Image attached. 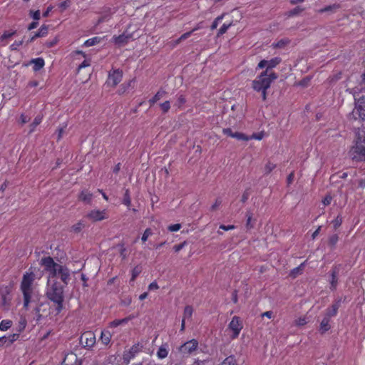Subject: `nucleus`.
Masks as SVG:
<instances>
[{"instance_id": "nucleus-1", "label": "nucleus", "mask_w": 365, "mask_h": 365, "mask_svg": "<svg viewBox=\"0 0 365 365\" xmlns=\"http://www.w3.org/2000/svg\"><path fill=\"white\" fill-rule=\"evenodd\" d=\"M41 265L47 273V282H61L67 285L71 279V270L65 265L57 263L51 257H43Z\"/></svg>"}, {"instance_id": "nucleus-2", "label": "nucleus", "mask_w": 365, "mask_h": 365, "mask_svg": "<svg viewBox=\"0 0 365 365\" xmlns=\"http://www.w3.org/2000/svg\"><path fill=\"white\" fill-rule=\"evenodd\" d=\"M65 286L64 284H61L60 282H47L46 283V297L54 304L56 311L58 314L60 313L63 308Z\"/></svg>"}, {"instance_id": "nucleus-3", "label": "nucleus", "mask_w": 365, "mask_h": 365, "mask_svg": "<svg viewBox=\"0 0 365 365\" xmlns=\"http://www.w3.org/2000/svg\"><path fill=\"white\" fill-rule=\"evenodd\" d=\"M35 274L34 272H26L21 282V291L24 296V307L27 308L36 294V287L34 284Z\"/></svg>"}, {"instance_id": "nucleus-4", "label": "nucleus", "mask_w": 365, "mask_h": 365, "mask_svg": "<svg viewBox=\"0 0 365 365\" xmlns=\"http://www.w3.org/2000/svg\"><path fill=\"white\" fill-rule=\"evenodd\" d=\"M277 78V75L274 72L264 71L252 81V88L257 92L267 90L272 81Z\"/></svg>"}, {"instance_id": "nucleus-5", "label": "nucleus", "mask_w": 365, "mask_h": 365, "mask_svg": "<svg viewBox=\"0 0 365 365\" xmlns=\"http://www.w3.org/2000/svg\"><path fill=\"white\" fill-rule=\"evenodd\" d=\"M243 328V324L239 317L235 316L228 324V329L232 332L231 338L235 339L240 335L241 330Z\"/></svg>"}, {"instance_id": "nucleus-6", "label": "nucleus", "mask_w": 365, "mask_h": 365, "mask_svg": "<svg viewBox=\"0 0 365 365\" xmlns=\"http://www.w3.org/2000/svg\"><path fill=\"white\" fill-rule=\"evenodd\" d=\"M123 78V72L120 70H113L109 72L106 85L111 87L116 86Z\"/></svg>"}, {"instance_id": "nucleus-7", "label": "nucleus", "mask_w": 365, "mask_h": 365, "mask_svg": "<svg viewBox=\"0 0 365 365\" xmlns=\"http://www.w3.org/2000/svg\"><path fill=\"white\" fill-rule=\"evenodd\" d=\"M282 59L279 57H274L270 60H262L258 63L257 68L262 69L265 68V71H270L272 68L279 65Z\"/></svg>"}, {"instance_id": "nucleus-8", "label": "nucleus", "mask_w": 365, "mask_h": 365, "mask_svg": "<svg viewBox=\"0 0 365 365\" xmlns=\"http://www.w3.org/2000/svg\"><path fill=\"white\" fill-rule=\"evenodd\" d=\"M80 341L85 347L91 348L96 344V336L92 331H86L81 335Z\"/></svg>"}, {"instance_id": "nucleus-9", "label": "nucleus", "mask_w": 365, "mask_h": 365, "mask_svg": "<svg viewBox=\"0 0 365 365\" xmlns=\"http://www.w3.org/2000/svg\"><path fill=\"white\" fill-rule=\"evenodd\" d=\"M198 346V342L195 339L190 340L183 344L179 348V351L183 355H189L197 349Z\"/></svg>"}, {"instance_id": "nucleus-10", "label": "nucleus", "mask_w": 365, "mask_h": 365, "mask_svg": "<svg viewBox=\"0 0 365 365\" xmlns=\"http://www.w3.org/2000/svg\"><path fill=\"white\" fill-rule=\"evenodd\" d=\"M87 217L92 221L97 222L107 219L108 215L106 210H100L94 209L88 213Z\"/></svg>"}, {"instance_id": "nucleus-11", "label": "nucleus", "mask_w": 365, "mask_h": 365, "mask_svg": "<svg viewBox=\"0 0 365 365\" xmlns=\"http://www.w3.org/2000/svg\"><path fill=\"white\" fill-rule=\"evenodd\" d=\"M355 101H356V97L354 96ZM354 113L358 114L359 117L363 120H365V98H360L357 101H356V106L354 110Z\"/></svg>"}, {"instance_id": "nucleus-12", "label": "nucleus", "mask_w": 365, "mask_h": 365, "mask_svg": "<svg viewBox=\"0 0 365 365\" xmlns=\"http://www.w3.org/2000/svg\"><path fill=\"white\" fill-rule=\"evenodd\" d=\"M131 38V35L128 34H123L119 36H114L112 38V41L117 46H121L126 44Z\"/></svg>"}, {"instance_id": "nucleus-13", "label": "nucleus", "mask_w": 365, "mask_h": 365, "mask_svg": "<svg viewBox=\"0 0 365 365\" xmlns=\"http://www.w3.org/2000/svg\"><path fill=\"white\" fill-rule=\"evenodd\" d=\"M48 26L46 25H42L39 29L38 31L35 33V34L31 37L29 42H31L34 41L36 38L44 37L48 34Z\"/></svg>"}, {"instance_id": "nucleus-14", "label": "nucleus", "mask_w": 365, "mask_h": 365, "mask_svg": "<svg viewBox=\"0 0 365 365\" xmlns=\"http://www.w3.org/2000/svg\"><path fill=\"white\" fill-rule=\"evenodd\" d=\"M339 307V302H337L331 305V307L328 308L326 311V317L329 319L336 314Z\"/></svg>"}, {"instance_id": "nucleus-15", "label": "nucleus", "mask_w": 365, "mask_h": 365, "mask_svg": "<svg viewBox=\"0 0 365 365\" xmlns=\"http://www.w3.org/2000/svg\"><path fill=\"white\" fill-rule=\"evenodd\" d=\"M168 344H163L161 345L158 351H157V356L160 359H165L168 356Z\"/></svg>"}, {"instance_id": "nucleus-16", "label": "nucleus", "mask_w": 365, "mask_h": 365, "mask_svg": "<svg viewBox=\"0 0 365 365\" xmlns=\"http://www.w3.org/2000/svg\"><path fill=\"white\" fill-rule=\"evenodd\" d=\"M31 63L34 65L33 69L35 71H39L44 66V60L42 58H34L31 61Z\"/></svg>"}, {"instance_id": "nucleus-17", "label": "nucleus", "mask_w": 365, "mask_h": 365, "mask_svg": "<svg viewBox=\"0 0 365 365\" xmlns=\"http://www.w3.org/2000/svg\"><path fill=\"white\" fill-rule=\"evenodd\" d=\"M330 319L327 317H324L320 323L319 331L321 333H324L329 330L331 326L329 324Z\"/></svg>"}, {"instance_id": "nucleus-18", "label": "nucleus", "mask_w": 365, "mask_h": 365, "mask_svg": "<svg viewBox=\"0 0 365 365\" xmlns=\"http://www.w3.org/2000/svg\"><path fill=\"white\" fill-rule=\"evenodd\" d=\"M112 335L108 330H103L101 331V341L104 345H108L110 342Z\"/></svg>"}, {"instance_id": "nucleus-19", "label": "nucleus", "mask_w": 365, "mask_h": 365, "mask_svg": "<svg viewBox=\"0 0 365 365\" xmlns=\"http://www.w3.org/2000/svg\"><path fill=\"white\" fill-rule=\"evenodd\" d=\"M92 198L93 195L88 190H83L79 195V200L86 203H90Z\"/></svg>"}, {"instance_id": "nucleus-20", "label": "nucleus", "mask_w": 365, "mask_h": 365, "mask_svg": "<svg viewBox=\"0 0 365 365\" xmlns=\"http://www.w3.org/2000/svg\"><path fill=\"white\" fill-rule=\"evenodd\" d=\"M101 41H102V38H101V37H98V36L93 37V38H91L86 40L84 42L83 46L86 47H90V46H94V45H96V44L101 43Z\"/></svg>"}, {"instance_id": "nucleus-21", "label": "nucleus", "mask_w": 365, "mask_h": 365, "mask_svg": "<svg viewBox=\"0 0 365 365\" xmlns=\"http://www.w3.org/2000/svg\"><path fill=\"white\" fill-rule=\"evenodd\" d=\"M304 266H305V262L302 263L297 267H295L293 269H292L291 272H290L289 275L292 277L295 278L296 277H297L298 275H299V274H301L302 273V271L304 269Z\"/></svg>"}, {"instance_id": "nucleus-22", "label": "nucleus", "mask_w": 365, "mask_h": 365, "mask_svg": "<svg viewBox=\"0 0 365 365\" xmlns=\"http://www.w3.org/2000/svg\"><path fill=\"white\" fill-rule=\"evenodd\" d=\"M192 34V31H191L183 34L180 38L170 42L172 43V46L173 47L176 46L182 41L185 40L186 38H189Z\"/></svg>"}, {"instance_id": "nucleus-23", "label": "nucleus", "mask_w": 365, "mask_h": 365, "mask_svg": "<svg viewBox=\"0 0 365 365\" xmlns=\"http://www.w3.org/2000/svg\"><path fill=\"white\" fill-rule=\"evenodd\" d=\"M12 325V322L9 319H4L0 322V330L1 331H6L8 330Z\"/></svg>"}, {"instance_id": "nucleus-24", "label": "nucleus", "mask_w": 365, "mask_h": 365, "mask_svg": "<svg viewBox=\"0 0 365 365\" xmlns=\"http://www.w3.org/2000/svg\"><path fill=\"white\" fill-rule=\"evenodd\" d=\"M16 31H5L1 36L0 37V41L2 43L3 46L6 44V40L15 34Z\"/></svg>"}, {"instance_id": "nucleus-25", "label": "nucleus", "mask_w": 365, "mask_h": 365, "mask_svg": "<svg viewBox=\"0 0 365 365\" xmlns=\"http://www.w3.org/2000/svg\"><path fill=\"white\" fill-rule=\"evenodd\" d=\"M192 313H193L192 307L191 306H186L184 309L182 319L185 320V319L191 318Z\"/></svg>"}, {"instance_id": "nucleus-26", "label": "nucleus", "mask_w": 365, "mask_h": 365, "mask_svg": "<svg viewBox=\"0 0 365 365\" xmlns=\"http://www.w3.org/2000/svg\"><path fill=\"white\" fill-rule=\"evenodd\" d=\"M42 119H43V117H42V116H41V115H37V116L34 118V121H33V122H32V123L30 125V127H31L30 132H33V131L35 130L36 127L37 125H38L41 123Z\"/></svg>"}, {"instance_id": "nucleus-27", "label": "nucleus", "mask_w": 365, "mask_h": 365, "mask_svg": "<svg viewBox=\"0 0 365 365\" xmlns=\"http://www.w3.org/2000/svg\"><path fill=\"white\" fill-rule=\"evenodd\" d=\"M233 138H235L238 140H244V141H248L250 140V138H248V135L240 133V132H235Z\"/></svg>"}, {"instance_id": "nucleus-28", "label": "nucleus", "mask_w": 365, "mask_h": 365, "mask_svg": "<svg viewBox=\"0 0 365 365\" xmlns=\"http://www.w3.org/2000/svg\"><path fill=\"white\" fill-rule=\"evenodd\" d=\"M232 25V23H230V24H224L221 27L220 29H219L218 31V33H217V36H220L222 35H223L224 34H225L227 32V31L228 30V29Z\"/></svg>"}, {"instance_id": "nucleus-29", "label": "nucleus", "mask_w": 365, "mask_h": 365, "mask_svg": "<svg viewBox=\"0 0 365 365\" xmlns=\"http://www.w3.org/2000/svg\"><path fill=\"white\" fill-rule=\"evenodd\" d=\"M220 365H237L235 358L232 356L227 357Z\"/></svg>"}, {"instance_id": "nucleus-30", "label": "nucleus", "mask_w": 365, "mask_h": 365, "mask_svg": "<svg viewBox=\"0 0 365 365\" xmlns=\"http://www.w3.org/2000/svg\"><path fill=\"white\" fill-rule=\"evenodd\" d=\"M152 235H153V232H152L151 229L147 228L144 231V232L141 237L142 242H145L148 240V237H150Z\"/></svg>"}, {"instance_id": "nucleus-31", "label": "nucleus", "mask_w": 365, "mask_h": 365, "mask_svg": "<svg viewBox=\"0 0 365 365\" xmlns=\"http://www.w3.org/2000/svg\"><path fill=\"white\" fill-rule=\"evenodd\" d=\"M337 272L333 270L331 273V287L335 289L337 284Z\"/></svg>"}, {"instance_id": "nucleus-32", "label": "nucleus", "mask_w": 365, "mask_h": 365, "mask_svg": "<svg viewBox=\"0 0 365 365\" xmlns=\"http://www.w3.org/2000/svg\"><path fill=\"white\" fill-rule=\"evenodd\" d=\"M276 168V165L271 162H267L264 166V173L269 174Z\"/></svg>"}, {"instance_id": "nucleus-33", "label": "nucleus", "mask_w": 365, "mask_h": 365, "mask_svg": "<svg viewBox=\"0 0 365 365\" xmlns=\"http://www.w3.org/2000/svg\"><path fill=\"white\" fill-rule=\"evenodd\" d=\"M71 0H66L58 4V8L61 12L64 11L71 6Z\"/></svg>"}, {"instance_id": "nucleus-34", "label": "nucleus", "mask_w": 365, "mask_h": 365, "mask_svg": "<svg viewBox=\"0 0 365 365\" xmlns=\"http://www.w3.org/2000/svg\"><path fill=\"white\" fill-rule=\"evenodd\" d=\"M289 43V41L287 39H281L280 41L274 43L272 44V46L274 48H283L284 46H286Z\"/></svg>"}, {"instance_id": "nucleus-35", "label": "nucleus", "mask_w": 365, "mask_h": 365, "mask_svg": "<svg viewBox=\"0 0 365 365\" xmlns=\"http://www.w3.org/2000/svg\"><path fill=\"white\" fill-rule=\"evenodd\" d=\"M338 8H339V4H333L331 6H326V7L322 9L319 11V12L323 13V12H327V11H334Z\"/></svg>"}, {"instance_id": "nucleus-36", "label": "nucleus", "mask_w": 365, "mask_h": 365, "mask_svg": "<svg viewBox=\"0 0 365 365\" xmlns=\"http://www.w3.org/2000/svg\"><path fill=\"white\" fill-rule=\"evenodd\" d=\"M224 16H225V14H222V15L217 16L214 20V21L212 22V24L211 25V29L212 30L215 29L218 26L219 23L223 19Z\"/></svg>"}, {"instance_id": "nucleus-37", "label": "nucleus", "mask_w": 365, "mask_h": 365, "mask_svg": "<svg viewBox=\"0 0 365 365\" xmlns=\"http://www.w3.org/2000/svg\"><path fill=\"white\" fill-rule=\"evenodd\" d=\"M160 107L163 113H167L170 108V103L169 101H166L160 103Z\"/></svg>"}, {"instance_id": "nucleus-38", "label": "nucleus", "mask_w": 365, "mask_h": 365, "mask_svg": "<svg viewBox=\"0 0 365 365\" xmlns=\"http://www.w3.org/2000/svg\"><path fill=\"white\" fill-rule=\"evenodd\" d=\"M133 82V80L130 81L128 83H123L120 86V88H119L118 90V93L119 94H123L124 93L126 90L130 86V84L131 83Z\"/></svg>"}, {"instance_id": "nucleus-39", "label": "nucleus", "mask_w": 365, "mask_h": 365, "mask_svg": "<svg viewBox=\"0 0 365 365\" xmlns=\"http://www.w3.org/2000/svg\"><path fill=\"white\" fill-rule=\"evenodd\" d=\"M123 202L127 207H130V205L131 204V200H130L129 192L128 190L125 191Z\"/></svg>"}, {"instance_id": "nucleus-40", "label": "nucleus", "mask_w": 365, "mask_h": 365, "mask_svg": "<svg viewBox=\"0 0 365 365\" xmlns=\"http://www.w3.org/2000/svg\"><path fill=\"white\" fill-rule=\"evenodd\" d=\"M186 102L185 98L182 95H180L178 97V99L175 103V106H177L178 108H180Z\"/></svg>"}, {"instance_id": "nucleus-41", "label": "nucleus", "mask_w": 365, "mask_h": 365, "mask_svg": "<svg viewBox=\"0 0 365 365\" xmlns=\"http://www.w3.org/2000/svg\"><path fill=\"white\" fill-rule=\"evenodd\" d=\"M248 138H250V140L255 139L261 140L264 138V133L260 132L257 133H253L252 135H248Z\"/></svg>"}, {"instance_id": "nucleus-42", "label": "nucleus", "mask_w": 365, "mask_h": 365, "mask_svg": "<svg viewBox=\"0 0 365 365\" xmlns=\"http://www.w3.org/2000/svg\"><path fill=\"white\" fill-rule=\"evenodd\" d=\"M19 336V334H13L9 335V336H6V338L8 339V345H11L13 342L16 341Z\"/></svg>"}, {"instance_id": "nucleus-43", "label": "nucleus", "mask_w": 365, "mask_h": 365, "mask_svg": "<svg viewBox=\"0 0 365 365\" xmlns=\"http://www.w3.org/2000/svg\"><path fill=\"white\" fill-rule=\"evenodd\" d=\"M342 223V218L340 216H337L333 221L332 224L334 229H337Z\"/></svg>"}, {"instance_id": "nucleus-44", "label": "nucleus", "mask_w": 365, "mask_h": 365, "mask_svg": "<svg viewBox=\"0 0 365 365\" xmlns=\"http://www.w3.org/2000/svg\"><path fill=\"white\" fill-rule=\"evenodd\" d=\"M180 228H181V225L178 223V224H174V225H169L168 227V230L170 232H177Z\"/></svg>"}, {"instance_id": "nucleus-45", "label": "nucleus", "mask_w": 365, "mask_h": 365, "mask_svg": "<svg viewBox=\"0 0 365 365\" xmlns=\"http://www.w3.org/2000/svg\"><path fill=\"white\" fill-rule=\"evenodd\" d=\"M307 323V319L305 317H300L295 321V324L297 326H303V325L306 324Z\"/></svg>"}, {"instance_id": "nucleus-46", "label": "nucleus", "mask_w": 365, "mask_h": 365, "mask_svg": "<svg viewBox=\"0 0 365 365\" xmlns=\"http://www.w3.org/2000/svg\"><path fill=\"white\" fill-rule=\"evenodd\" d=\"M23 43V41H14L11 46H10V48L11 50H13V51H16V50H18L19 47L20 46H21Z\"/></svg>"}, {"instance_id": "nucleus-47", "label": "nucleus", "mask_w": 365, "mask_h": 365, "mask_svg": "<svg viewBox=\"0 0 365 365\" xmlns=\"http://www.w3.org/2000/svg\"><path fill=\"white\" fill-rule=\"evenodd\" d=\"M84 224L82 222H78L77 224L72 227V230L75 232H79L83 227Z\"/></svg>"}, {"instance_id": "nucleus-48", "label": "nucleus", "mask_w": 365, "mask_h": 365, "mask_svg": "<svg viewBox=\"0 0 365 365\" xmlns=\"http://www.w3.org/2000/svg\"><path fill=\"white\" fill-rule=\"evenodd\" d=\"M165 93L166 92L164 90H160L153 97L158 101L165 95Z\"/></svg>"}, {"instance_id": "nucleus-49", "label": "nucleus", "mask_w": 365, "mask_h": 365, "mask_svg": "<svg viewBox=\"0 0 365 365\" xmlns=\"http://www.w3.org/2000/svg\"><path fill=\"white\" fill-rule=\"evenodd\" d=\"M222 204V200L220 198L216 199L215 202L213 203V205L211 206L212 210H217Z\"/></svg>"}, {"instance_id": "nucleus-50", "label": "nucleus", "mask_w": 365, "mask_h": 365, "mask_svg": "<svg viewBox=\"0 0 365 365\" xmlns=\"http://www.w3.org/2000/svg\"><path fill=\"white\" fill-rule=\"evenodd\" d=\"M32 18L35 20V21H38L40 19V16H41V14H40V11L39 10H37L36 11H31L30 12Z\"/></svg>"}, {"instance_id": "nucleus-51", "label": "nucleus", "mask_w": 365, "mask_h": 365, "mask_svg": "<svg viewBox=\"0 0 365 365\" xmlns=\"http://www.w3.org/2000/svg\"><path fill=\"white\" fill-rule=\"evenodd\" d=\"M222 133H223L225 135H228V136H230V137H231V138H233V137H234V134H235V132H233V131L232 130V129H231V128H224V129L222 130Z\"/></svg>"}, {"instance_id": "nucleus-52", "label": "nucleus", "mask_w": 365, "mask_h": 365, "mask_svg": "<svg viewBox=\"0 0 365 365\" xmlns=\"http://www.w3.org/2000/svg\"><path fill=\"white\" fill-rule=\"evenodd\" d=\"M158 289H159V286L156 282H153L148 285L149 291L158 290Z\"/></svg>"}, {"instance_id": "nucleus-53", "label": "nucleus", "mask_w": 365, "mask_h": 365, "mask_svg": "<svg viewBox=\"0 0 365 365\" xmlns=\"http://www.w3.org/2000/svg\"><path fill=\"white\" fill-rule=\"evenodd\" d=\"M247 217L246 227L247 229H251L254 227V225L252 223V216L250 215H247Z\"/></svg>"}, {"instance_id": "nucleus-54", "label": "nucleus", "mask_w": 365, "mask_h": 365, "mask_svg": "<svg viewBox=\"0 0 365 365\" xmlns=\"http://www.w3.org/2000/svg\"><path fill=\"white\" fill-rule=\"evenodd\" d=\"M11 298L8 297L6 294H2V304L4 306H6L9 304Z\"/></svg>"}, {"instance_id": "nucleus-55", "label": "nucleus", "mask_w": 365, "mask_h": 365, "mask_svg": "<svg viewBox=\"0 0 365 365\" xmlns=\"http://www.w3.org/2000/svg\"><path fill=\"white\" fill-rule=\"evenodd\" d=\"M186 245V242H183L181 244H179V245H175L173 247V250L175 252H178L179 251H180Z\"/></svg>"}, {"instance_id": "nucleus-56", "label": "nucleus", "mask_w": 365, "mask_h": 365, "mask_svg": "<svg viewBox=\"0 0 365 365\" xmlns=\"http://www.w3.org/2000/svg\"><path fill=\"white\" fill-rule=\"evenodd\" d=\"M331 200H332L331 196L327 195L322 200V203L324 204V206H327V205H329L331 202Z\"/></svg>"}, {"instance_id": "nucleus-57", "label": "nucleus", "mask_w": 365, "mask_h": 365, "mask_svg": "<svg viewBox=\"0 0 365 365\" xmlns=\"http://www.w3.org/2000/svg\"><path fill=\"white\" fill-rule=\"evenodd\" d=\"M235 228V226L232 225H220V229H222L225 231L232 230H234Z\"/></svg>"}, {"instance_id": "nucleus-58", "label": "nucleus", "mask_w": 365, "mask_h": 365, "mask_svg": "<svg viewBox=\"0 0 365 365\" xmlns=\"http://www.w3.org/2000/svg\"><path fill=\"white\" fill-rule=\"evenodd\" d=\"M90 66V63L87 60H84L79 66H78V70H81L83 68H86V67H88Z\"/></svg>"}, {"instance_id": "nucleus-59", "label": "nucleus", "mask_w": 365, "mask_h": 365, "mask_svg": "<svg viewBox=\"0 0 365 365\" xmlns=\"http://www.w3.org/2000/svg\"><path fill=\"white\" fill-rule=\"evenodd\" d=\"M29 118H28L26 115H25L24 114H21V116H20V122L21 124H25L27 122H29Z\"/></svg>"}, {"instance_id": "nucleus-60", "label": "nucleus", "mask_w": 365, "mask_h": 365, "mask_svg": "<svg viewBox=\"0 0 365 365\" xmlns=\"http://www.w3.org/2000/svg\"><path fill=\"white\" fill-rule=\"evenodd\" d=\"M38 22L37 21H35L29 25L28 30H29V31L33 30V29H36L38 26Z\"/></svg>"}, {"instance_id": "nucleus-61", "label": "nucleus", "mask_w": 365, "mask_h": 365, "mask_svg": "<svg viewBox=\"0 0 365 365\" xmlns=\"http://www.w3.org/2000/svg\"><path fill=\"white\" fill-rule=\"evenodd\" d=\"M120 325H121L120 319L114 320V321H113V322H111L110 323V327H118Z\"/></svg>"}, {"instance_id": "nucleus-62", "label": "nucleus", "mask_w": 365, "mask_h": 365, "mask_svg": "<svg viewBox=\"0 0 365 365\" xmlns=\"http://www.w3.org/2000/svg\"><path fill=\"white\" fill-rule=\"evenodd\" d=\"M4 345L9 346L8 345V339L6 338V336L0 337V346H4Z\"/></svg>"}, {"instance_id": "nucleus-63", "label": "nucleus", "mask_w": 365, "mask_h": 365, "mask_svg": "<svg viewBox=\"0 0 365 365\" xmlns=\"http://www.w3.org/2000/svg\"><path fill=\"white\" fill-rule=\"evenodd\" d=\"M140 270L137 268H134L132 271V280H135L136 277L139 274Z\"/></svg>"}, {"instance_id": "nucleus-64", "label": "nucleus", "mask_w": 365, "mask_h": 365, "mask_svg": "<svg viewBox=\"0 0 365 365\" xmlns=\"http://www.w3.org/2000/svg\"><path fill=\"white\" fill-rule=\"evenodd\" d=\"M262 317H266L269 319H271L273 317V312L271 311H267L262 314Z\"/></svg>"}]
</instances>
